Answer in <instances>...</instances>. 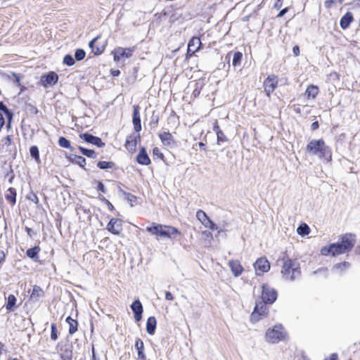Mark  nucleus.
I'll return each instance as SVG.
<instances>
[{
	"label": "nucleus",
	"instance_id": "nucleus-1",
	"mask_svg": "<svg viewBox=\"0 0 360 360\" xmlns=\"http://www.w3.org/2000/svg\"><path fill=\"white\" fill-rule=\"evenodd\" d=\"M146 231L156 236L158 240L159 238L174 239L177 236L181 234V232L174 226L156 223H153L151 226H148Z\"/></svg>",
	"mask_w": 360,
	"mask_h": 360
},
{
	"label": "nucleus",
	"instance_id": "nucleus-2",
	"mask_svg": "<svg viewBox=\"0 0 360 360\" xmlns=\"http://www.w3.org/2000/svg\"><path fill=\"white\" fill-rule=\"evenodd\" d=\"M281 273L285 280L293 281L299 278L301 276L299 262L290 258L283 259Z\"/></svg>",
	"mask_w": 360,
	"mask_h": 360
},
{
	"label": "nucleus",
	"instance_id": "nucleus-3",
	"mask_svg": "<svg viewBox=\"0 0 360 360\" xmlns=\"http://www.w3.org/2000/svg\"><path fill=\"white\" fill-rule=\"evenodd\" d=\"M307 151L313 155H318L320 158L331 160V151L326 145L323 139L311 140L307 146Z\"/></svg>",
	"mask_w": 360,
	"mask_h": 360
},
{
	"label": "nucleus",
	"instance_id": "nucleus-4",
	"mask_svg": "<svg viewBox=\"0 0 360 360\" xmlns=\"http://www.w3.org/2000/svg\"><path fill=\"white\" fill-rule=\"evenodd\" d=\"M286 333L281 325H275L274 328L266 330L265 334L266 341L271 344L278 343L285 339Z\"/></svg>",
	"mask_w": 360,
	"mask_h": 360
},
{
	"label": "nucleus",
	"instance_id": "nucleus-5",
	"mask_svg": "<svg viewBox=\"0 0 360 360\" xmlns=\"http://www.w3.org/2000/svg\"><path fill=\"white\" fill-rule=\"evenodd\" d=\"M277 297L276 291L266 284L262 285V299L265 303L272 304Z\"/></svg>",
	"mask_w": 360,
	"mask_h": 360
},
{
	"label": "nucleus",
	"instance_id": "nucleus-6",
	"mask_svg": "<svg viewBox=\"0 0 360 360\" xmlns=\"http://www.w3.org/2000/svg\"><path fill=\"white\" fill-rule=\"evenodd\" d=\"M278 78L276 76L271 75L267 77L264 82V89L267 96H270V94L275 90L278 85Z\"/></svg>",
	"mask_w": 360,
	"mask_h": 360
},
{
	"label": "nucleus",
	"instance_id": "nucleus-7",
	"mask_svg": "<svg viewBox=\"0 0 360 360\" xmlns=\"http://www.w3.org/2000/svg\"><path fill=\"white\" fill-rule=\"evenodd\" d=\"M254 267L256 274L259 276L270 269V264L266 258L260 257L255 262Z\"/></svg>",
	"mask_w": 360,
	"mask_h": 360
},
{
	"label": "nucleus",
	"instance_id": "nucleus-8",
	"mask_svg": "<svg viewBox=\"0 0 360 360\" xmlns=\"http://www.w3.org/2000/svg\"><path fill=\"white\" fill-rule=\"evenodd\" d=\"M196 218L202 223V224L209 228L211 230L217 229V224H215L206 214V213L199 210L196 212Z\"/></svg>",
	"mask_w": 360,
	"mask_h": 360
},
{
	"label": "nucleus",
	"instance_id": "nucleus-9",
	"mask_svg": "<svg viewBox=\"0 0 360 360\" xmlns=\"http://www.w3.org/2000/svg\"><path fill=\"white\" fill-rule=\"evenodd\" d=\"M133 49H124L122 47H118L115 49L112 53L114 56V60L117 62L122 58H129L131 56Z\"/></svg>",
	"mask_w": 360,
	"mask_h": 360
},
{
	"label": "nucleus",
	"instance_id": "nucleus-10",
	"mask_svg": "<svg viewBox=\"0 0 360 360\" xmlns=\"http://www.w3.org/2000/svg\"><path fill=\"white\" fill-rule=\"evenodd\" d=\"M107 229L115 235H119L122 230V221L119 219H111L107 225Z\"/></svg>",
	"mask_w": 360,
	"mask_h": 360
},
{
	"label": "nucleus",
	"instance_id": "nucleus-11",
	"mask_svg": "<svg viewBox=\"0 0 360 360\" xmlns=\"http://www.w3.org/2000/svg\"><path fill=\"white\" fill-rule=\"evenodd\" d=\"M266 304L264 301L256 304L255 310L251 314L252 319L258 321L260 319L261 316L266 314L267 310Z\"/></svg>",
	"mask_w": 360,
	"mask_h": 360
},
{
	"label": "nucleus",
	"instance_id": "nucleus-12",
	"mask_svg": "<svg viewBox=\"0 0 360 360\" xmlns=\"http://www.w3.org/2000/svg\"><path fill=\"white\" fill-rule=\"evenodd\" d=\"M58 75L54 72H50L46 75L42 76L41 78V82L44 87L48 86H53L58 82Z\"/></svg>",
	"mask_w": 360,
	"mask_h": 360
},
{
	"label": "nucleus",
	"instance_id": "nucleus-13",
	"mask_svg": "<svg viewBox=\"0 0 360 360\" xmlns=\"http://www.w3.org/2000/svg\"><path fill=\"white\" fill-rule=\"evenodd\" d=\"M79 138L89 143H91L98 147H101L105 145L99 137L94 136L87 133L79 134Z\"/></svg>",
	"mask_w": 360,
	"mask_h": 360
},
{
	"label": "nucleus",
	"instance_id": "nucleus-14",
	"mask_svg": "<svg viewBox=\"0 0 360 360\" xmlns=\"http://www.w3.org/2000/svg\"><path fill=\"white\" fill-rule=\"evenodd\" d=\"M340 243L347 251H350L355 244V236L352 234H345L341 236Z\"/></svg>",
	"mask_w": 360,
	"mask_h": 360
},
{
	"label": "nucleus",
	"instance_id": "nucleus-15",
	"mask_svg": "<svg viewBox=\"0 0 360 360\" xmlns=\"http://www.w3.org/2000/svg\"><path fill=\"white\" fill-rule=\"evenodd\" d=\"M159 137L162 143L168 147L173 148L176 145V142L173 139L172 134L167 131H164L159 134Z\"/></svg>",
	"mask_w": 360,
	"mask_h": 360
},
{
	"label": "nucleus",
	"instance_id": "nucleus-16",
	"mask_svg": "<svg viewBox=\"0 0 360 360\" xmlns=\"http://www.w3.org/2000/svg\"><path fill=\"white\" fill-rule=\"evenodd\" d=\"M133 108H134V112H133L132 122L134 124V128L136 132H139L141 130V118H140V113H139L140 108L139 105H134Z\"/></svg>",
	"mask_w": 360,
	"mask_h": 360
},
{
	"label": "nucleus",
	"instance_id": "nucleus-17",
	"mask_svg": "<svg viewBox=\"0 0 360 360\" xmlns=\"http://www.w3.org/2000/svg\"><path fill=\"white\" fill-rule=\"evenodd\" d=\"M131 310L134 314V319L136 321H140L142 318L143 307L141 302L137 300H135L131 305Z\"/></svg>",
	"mask_w": 360,
	"mask_h": 360
},
{
	"label": "nucleus",
	"instance_id": "nucleus-18",
	"mask_svg": "<svg viewBox=\"0 0 360 360\" xmlns=\"http://www.w3.org/2000/svg\"><path fill=\"white\" fill-rule=\"evenodd\" d=\"M201 41L198 37H193L188 44V53H194L198 51L200 47Z\"/></svg>",
	"mask_w": 360,
	"mask_h": 360
},
{
	"label": "nucleus",
	"instance_id": "nucleus-19",
	"mask_svg": "<svg viewBox=\"0 0 360 360\" xmlns=\"http://www.w3.org/2000/svg\"><path fill=\"white\" fill-rule=\"evenodd\" d=\"M137 162L143 165H148L150 163V160L144 148H142L136 156Z\"/></svg>",
	"mask_w": 360,
	"mask_h": 360
},
{
	"label": "nucleus",
	"instance_id": "nucleus-20",
	"mask_svg": "<svg viewBox=\"0 0 360 360\" xmlns=\"http://www.w3.org/2000/svg\"><path fill=\"white\" fill-rule=\"evenodd\" d=\"M5 198L8 203L12 206L14 205L16 202V190L13 188H8L6 191Z\"/></svg>",
	"mask_w": 360,
	"mask_h": 360
},
{
	"label": "nucleus",
	"instance_id": "nucleus-21",
	"mask_svg": "<svg viewBox=\"0 0 360 360\" xmlns=\"http://www.w3.org/2000/svg\"><path fill=\"white\" fill-rule=\"evenodd\" d=\"M135 347L138 352V360H146V356L143 353V342L141 339H137L136 340Z\"/></svg>",
	"mask_w": 360,
	"mask_h": 360
},
{
	"label": "nucleus",
	"instance_id": "nucleus-22",
	"mask_svg": "<svg viewBox=\"0 0 360 360\" xmlns=\"http://www.w3.org/2000/svg\"><path fill=\"white\" fill-rule=\"evenodd\" d=\"M138 136L135 135H131L127 136L125 147L129 151H134L136 147V139Z\"/></svg>",
	"mask_w": 360,
	"mask_h": 360
},
{
	"label": "nucleus",
	"instance_id": "nucleus-23",
	"mask_svg": "<svg viewBox=\"0 0 360 360\" xmlns=\"http://www.w3.org/2000/svg\"><path fill=\"white\" fill-rule=\"evenodd\" d=\"M229 266L235 276H238L243 271V267L238 261H230Z\"/></svg>",
	"mask_w": 360,
	"mask_h": 360
},
{
	"label": "nucleus",
	"instance_id": "nucleus-24",
	"mask_svg": "<svg viewBox=\"0 0 360 360\" xmlns=\"http://www.w3.org/2000/svg\"><path fill=\"white\" fill-rule=\"evenodd\" d=\"M156 319L154 316H150L148 319L146 323V330L150 335H153L156 328Z\"/></svg>",
	"mask_w": 360,
	"mask_h": 360
},
{
	"label": "nucleus",
	"instance_id": "nucleus-25",
	"mask_svg": "<svg viewBox=\"0 0 360 360\" xmlns=\"http://www.w3.org/2000/svg\"><path fill=\"white\" fill-rule=\"evenodd\" d=\"M353 20V15L350 12H347L340 20V27L342 29H347L352 21Z\"/></svg>",
	"mask_w": 360,
	"mask_h": 360
},
{
	"label": "nucleus",
	"instance_id": "nucleus-26",
	"mask_svg": "<svg viewBox=\"0 0 360 360\" xmlns=\"http://www.w3.org/2000/svg\"><path fill=\"white\" fill-rule=\"evenodd\" d=\"M66 322L69 325V330H68L69 333L70 335H73L74 333H75L77 330V326H78V323H77V320L72 319L70 316H68L66 319Z\"/></svg>",
	"mask_w": 360,
	"mask_h": 360
},
{
	"label": "nucleus",
	"instance_id": "nucleus-27",
	"mask_svg": "<svg viewBox=\"0 0 360 360\" xmlns=\"http://www.w3.org/2000/svg\"><path fill=\"white\" fill-rule=\"evenodd\" d=\"M44 295V291L42 289L37 286L34 285L32 289V294L30 295V299L32 300H38L40 297H43Z\"/></svg>",
	"mask_w": 360,
	"mask_h": 360
},
{
	"label": "nucleus",
	"instance_id": "nucleus-28",
	"mask_svg": "<svg viewBox=\"0 0 360 360\" xmlns=\"http://www.w3.org/2000/svg\"><path fill=\"white\" fill-rule=\"evenodd\" d=\"M332 245V248H333V256L344 254L348 252L347 248H344L340 243H333Z\"/></svg>",
	"mask_w": 360,
	"mask_h": 360
},
{
	"label": "nucleus",
	"instance_id": "nucleus-29",
	"mask_svg": "<svg viewBox=\"0 0 360 360\" xmlns=\"http://www.w3.org/2000/svg\"><path fill=\"white\" fill-rule=\"evenodd\" d=\"M40 252V248L38 246H35L32 248H30L27 250L26 255L28 257L34 259L35 261L38 260V254Z\"/></svg>",
	"mask_w": 360,
	"mask_h": 360
},
{
	"label": "nucleus",
	"instance_id": "nucleus-30",
	"mask_svg": "<svg viewBox=\"0 0 360 360\" xmlns=\"http://www.w3.org/2000/svg\"><path fill=\"white\" fill-rule=\"evenodd\" d=\"M318 93H319L318 87L316 86H314V85H310L309 86H308L305 91V94L307 96V97L309 98H314L316 96V95L318 94Z\"/></svg>",
	"mask_w": 360,
	"mask_h": 360
},
{
	"label": "nucleus",
	"instance_id": "nucleus-31",
	"mask_svg": "<svg viewBox=\"0 0 360 360\" xmlns=\"http://www.w3.org/2000/svg\"><path fill=\"white\" fill-rule=\"evenodd\" d=\"M79 150L81 151L82 154L88 157V158H96L97 157V155L96 153V152L93 150H90V149H86V148H84L82 146H79Z\"/></svg>",
	"mask_w": 360,
	"mask_h": 360
},
{
	"label": "nucleus",
	"instance_id": "nucleus-32",
	"mask_svg": "<svg viewBox=\"0 0 360 360\" xmlns=\"http://www.w3.org/2000/svg\"><path fill=\"white\" fill-rule=\"evenodd\" d=\"M58 144L60 147L70 149L73 150V148L71 146L70 141L65 137L60 136L58 139Z\"/></svg>",
	"mask_w": 360,
	"mask_h": 360
},
{
	"label": "nucleus",
	"instance_id": "nucleus-33",
	"mask_svg": "<svg viewBox=\"0 0 360 360\" xmlns=\"http://www.w3.org/2000/svg\"><path fill=\"white\" fill-rule=\"evenodd\" d=\"M30 153L37 162H40L39 149L36 146H33L30 148Z\"/></svg>",
	"mask_w": 360,
	"mask_h": 360
},
{
	"label": "nucleus",
	"instance_id": "nucleus-34",
	"mask_svg": "<svg viewBox=\"0 0 360 360\" xmlns=\"http://www.w3.org/2000/svg\"><path fill=\"white\" fill-rule=\"evenodd\" d=\"M16 301L17 299L13 295H8L6 304V309L10 311L13 310V307L16 304Z\"/></svg>",
	"mask_w": 360,
	"mask_h": 360
},
{
	"label": "nucleus",
	"instance_id": "nucleus-35",
	"mask_svg": "<svg viewBox=\"0 0 360 360\" xmlns=\"http://www.w3.org/2000/svg\"><path fill=\"white\" fill-rule=\"evenodd\" d=\"M114 165L115 164L112 162L99 161L97 163V167L101 169H111Z\"/></svg>",
	"mask_w": 360,
	"mask_h": 360
},
{
	"label": "nucleus",
	"instance_id": "nucleus-36",
	"mask_svg": "<svg viewBox=\"0 0 360 360\" xmlns=\"http://www.w3.org/2000/svg\"><path fill=\"white\" fill-rule=\"evenodd\" d=\"M98 38H94L90 42H89V46L92 49V51L95 53V54H101L104 49L103 48H98V47H95L94 45H95V43L96 42Z\"/></svg>",
	"mask_w": 360,
	"mask_h": 360
},
{
	"label": "nucleus",
	"instance_id": "nucleus-37",
	"mask_svg": "<svg viewBox=\"0 0 360 360\" xmlns=\"http://www.w3.org/2000/svg\"><path fill=\"white\" fill-rule=\"evenodd\" d=\"M72 162L84 169L86 165V159L82 156L75 155Z\"/></svg>",
	"mask_w": 360,
	"mask_h": 360
},
{
	"label": "nucleus",
	"instance_id": "nucleus-38",
	"mask_svg": "<svg viewBox=\"0 0 360 360\" xmlns=\"http://www.w3.org/2000/svg\"><path fill=\"white\" fill-rule=\"evenodd\" d=\"M243 58V54L240 52H236L233 55V58L232 60V63L233 66H237L240 63V61Z\"/></svg>",
	"mask_w": 360,
	"mask_h": 360
},
{
	"label": "nucleus",
	"instance_id": "nucleus-39",
	"mask_svg": "<svg viewBox=\"0 0 360 360\" xmlns=\"http://www.w3.org/2000/svg\"><path fill=\"white\" fill-rule=\"evenodd\" d=\"M348 266H349V263L347 262H344L342 263H339V264H335L333 266V269L337 271L341 272L343 270H345V269H347Z\"/></svg>",
	"mask_w": 360,
	"mask_h": 360
},
{
	"label": "nucleus",
	"instance_id": "nucleus-40",
	"mask_svg": "<svg viewBox=\"0 0 360 360\" xmlns=\"http://www.w3.org/2000/svg\"><path fill=\"white\" fill-rule=\"evenodd\" d=\"M309 226L307 224L300 225L297 229V233L300 235H307L309 233Z\"/></svg>",
	"mask_w": 360,
	"mask_h": 360
},
{
	"label": "nucleus",
	"instance_id": "nucleus-41",
	"mask_svg": "<svg viewBox=\"0 0 360 360\" xmlns=\"http://www.w3.org/2000/svg\"><path fill=\"white\" fill-rule=\"evenodd\" d=\"M63 63L68 66H72L75 64V61L71 55H65L63 58Z\"/></svg>",
	"mask_w": 360,
	"mask_h": 360
},
{
	"label": "nucleus",
	"instance_id": "nucleus-42",
	"mask_svg": "<svg viewBox=\"0 0 360 360\" xmlns=\"http://www.w3.org/2000/svg\"><path fill=\"white\" fill-rule=\"evenodd\" d=\"M228 226V223L225 221L219 222L218 225H217V229H214L213 231H217L218 233L224 232L226 231V226Z\"/></svg>",
	"mask_w": 360,
	"mask_h": 360
},
{
	"label": "nucleus",
	"instance_id": "nucleus-43",
	"mask_svg": "<svg viewBox=\"0 0 360 360\" xmlns=\"http://www.w3.org/2000/svg\"><path fill=\"white\" fill-rule=\"evenodd\" d=\"M333 245L330 244L328 247H323L321 250V253L323 255L327 256L329 254H331L333 255Z\"/></svg>",
	"mask_w": 360,
	"mask_h": 360
},
{
	"label": "nucleus",
	"instance_id": "nucleus-44",
	"mask_svg": "<svg viewBox=\"0 0 360 360\" xmlns=\"http://www.w3.org/2000/svg\"><path fill=\"white\" fill-rule=\"evenodd\" d=\"M86 56V53L83 49H77L75 53V57L77 60L84 59Z\"/></svg>",
	"mask_w": 360,
	"mask_h": 360
},
{
	"label": "nucleus",
	"instance_id": "nucleus-45",
	"mask_svg": "<svg viewBox=\"0 0 360 360\" xmlns=\"http://www.w3.org/2000/svg\"><path fill=\"white\" fill-rule=\"evenodd\" d=\"M217 139L218 143H224L228 141L226 136H225V134H224V132L222 131H217Z\"/></svg>",
	"mask_w": 360,
	"mask_h": 360
},
{
	"label": "nucleus",
	"instance_id": "nucleus-46",
	"mask_svg": "<svg viewBox=\"0 0 360 360\" xmlns=\"http://www.w3.org/2000/svg\"><path fill=\"white\" fill-rule=\"evenodd\" d=\"M51 328V340L55 341L58 338L57 329H56V324L52 323Z\"/></svg>",
	"mask_w": 360,
	"mask_h": 360
},
{
	"label": "nucleus",
	"instance_id": "nucleus-47",
	"mask_svg": "<svg viewBox=\"0 0 360 360\" xmlns=\"http://www.w3.org/2000/svg\"><path fill=\"white\" fill-rule=\"evenodd\" d=\"M344 0H327L325 1L324 4L326 8H330L333 4L339 2L340 4L342 3Z\"/></svg>",
	"mask_w": 360,
	"mask_h": 360
},
{
	"label": "nucleus",
	"instance_id": "nucleus-48",
	"mask_svg": "<svg viewBox=\"0 0 360 360\" xmlns=\"http://www.w3.org/2000/svg\"><path fill=\"white\" fill-rule=\"evenodd\" d=\"M153 155L157 156L159 158H163V154L161 153L160 150L158 148H153Z\"/></svg>",
	"mask_w": 360,
	"mask_h": 360
},
{
	"label": "nucleus",
	"instance_id": "nucleus-49",
	"mask_svg": "<svg viewBox=\"0 0 360 360\" xmlns=\"http://www.w3.org/2000/svg\"><path fill=\"white\" fill-rule=\"evenodd\" d=\"M0 110L4 111L5 113H6L8 115H10L8 109L6 108V105L3 104V103L0 102Z\"/></svg>",
	"mask_w": 360,
	"mask_h": 360
},
{
	"label": "nucleus",
	"instance_id": "nucleus-50",
	"mask_svg": "<svg viewBox=\"0 0 360 360\" xmlns=\"http://www.w3.org/2000/svg\"><path fill=\"white\" fill-rule=\"evenodd\" d=\"M98 190L101 191L103 193H105L106 191H105V186H104V185L103 184L102 182H98Z\"/></svg>",
	"mask_w": 360,
	"mask_h": 360
},
{
	"label": "nucleus",
	"instance_id": "nucleus-51",
	"mask_svg": "<svg viewBox=\"0 0 360 360\" xmlns=\"http://www.w3.org/2000/svg\"><path fill=\"white\" fill-rule=\"evenodd\" d=\"M165 299H166L167 300L172 301V300H174V296L172 295V294L170 292L167 291V292H165Z\"/></svg>",
	"mask_w": 360,
	"mask_h": 360
},
{
	"label": "nucleus",
	"instance_id": "nucleus-52",
	"mask_svg": "<svg viewBox=\"0 0 360 360\" xmlns=\"http://www.w3.org/2000/svg\"><path fill=\"white\" fill-rule=\"evenodd\" d=\"M293 53L295 56H298L300 54V49L297 46H295L292 49Z\"/></svg>",
	"mask_w": 360,
	"mask_h": 360
},
{
	"label": "nucleus",
	"instance_id": "nucleus-53",
	"mask_svg": "<svg viewBox=\"0 0 360 360\" xmlns=\"http://www.w3.org/2000/svg\"><path fill=\"white\" fill-rule=\"evenodd\" d=\"M30 199L34 202V203H38V197L35 194H32V196L30 198Z\"/></svg>",
	"mask_w": 360,
	"mask_h": 360
},
{
	"label": "nucleus",
	"instance_id": "nucleus-54",
	"mask_svg": "<svg viewBox=\"0 0 360 360\" xmlns=\"http://www.w3.org/2000/svg\"><path fill=\"white\" fill-rule=\"evenodd\" d=\"M213 130L216 132V134H217V131H221V130L219 129V125L215 123L213 127Z\"/></svg>",
	"mask_w": 360,
	"mask_h": 360
},
{
	"label": "nucleus",
	"instance_id": "nucleus-55",
	"mask_svg": "<svg viewBox=\"0 0 360 360\" xmlns=\"http://www.w3.org/2000/svg\"><path fill=\"white\" fill-rule=\"evenodd\" d=\"M319 127V123L318 122H314L311 124V129L313 130H316Z\"/></svg>",
	"mask_w": 360,
	"mask_h": 360
},
{
	"label": "nucleus",
	"instance_id": "nucleus-56",
	"mask_svg": "<svg viewBox=\"0 0 360 360\" xmlns=\"http://www.w3.org/2000/svg\"><path fill=\"white\" fill-rule=\"evenodd\" d=\"M287 12V8H283V10H281L278 15V17H282L285 13Z\"/></svg>",
	"mask_w": 360,
	"mask_h": 360
},
{
	"label": "nucleus",
	"instance_id": "nucleus-57",
	"mask_svg": "<svg viewBox=\"0 0 360 360\" xmlns=\"http://www.w3.org/2000/svg\"><path fill=\"white\" fill-rule=\"evenodd\" d=\"M5 255L3 252H0V262L4 259Z\"/></svg>",
	"mask_w": 360,
	"mask_h": 360
},
{
	"label": "nucleus",
	"instance_id": "nucleus-58",
	"mask_svg": "<svg viewBox=\"0 0 360 360\" xmlns=\"http://www.w3.org/2000/svg\"><path fill=\"white\" fill-rule=\"evenodd\" d=\"M112 75L116 77V76H118L119 74H120V71L119 70H115L112 72Z\"/></svg>",
	"mask_w": 360,
	"mask_h": 360
},
{
	"label": "nucleus",
	"instance_id": "nucleus-59",
	"mask_svg": "<svg viewBox=\"0 0 360 360\" xmlns=\"http://www.w3.org/2000/svg\"><path fill=\"white\" fill-rule=\"evenodd\" d=\"M199 146H200V148H204V147H205V144H204L202 142H200V143H199Z\"/></svg>",
	"mask_w": 360,
	"mask_h": 360
},
{
	"label": "nucleus",
	"instance_id": "nucleus-60",
	"mask_svg": "<svg viewBox=\"0 0 360 360\" xmlns=\"http://www.w3.org/2000/svg\"><path fill=\"white\" fill-rule=\"evenodd\" d=\"M6 140H7V141H8L9 143H11V139H10V137H9V136H7V137H6Z\"/></svg>",
	"mask_w": 360,
	"mask_h": 360
},
{
	"label": "nucleus",
	"instance_id": "nucleus-61",
	"mask_svg": "<svg viewBox=\"0 0 360 360\" xmlns=\"http://www.w3.org/2000/svg\"><path fill=\"white\" fill-rule=\"evenodd\" d=\"M92 350H93V356H94V347L92 348Z\"/></svg>",
	"mask_w": 360,
	"mask_h": 360
},
{
	"label": "nucleus",
	"instance_id": "nucleus-62",
	"mask_svg": "<svg viewBox=\"0 0 360 360\" xmlns=\"http://www.w3.org/2000/svg\"><path fill=\"white\" fill-rule=\"evenodd\" d=\"M193 93L195 94H198V91H193Z\"/></svg>",
	"mask_w": 360,
	"mask_h": 360
},
{
	"label": "nucleus",
	"instance_id": "nucleus-63",
	"mask_svg": "<svg viewBox=\"0 0 360 360\" xmlns=\"http://www.w3.org/2000/svg\"><path fill=\"white\" fill-rule=\"evenodd\" d=\"M193 93L195 94H198V91H193Z\"/></svg>",
	"mask_w": 360,
	"mask_h": 360
}]
</instances>
